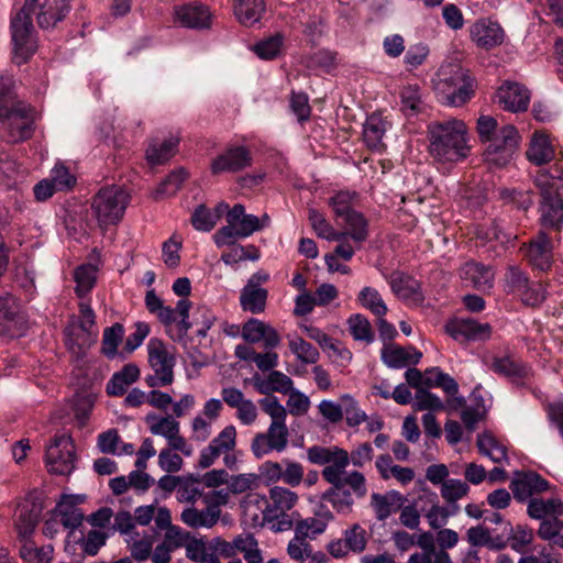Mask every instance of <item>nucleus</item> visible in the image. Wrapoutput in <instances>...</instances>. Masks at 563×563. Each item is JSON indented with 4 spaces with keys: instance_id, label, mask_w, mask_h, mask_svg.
I'll list each match as a JSON object with an SVG mask.
<instances>
[{
    "instance_id": "1",
    "label": "nucleus",
    "mask_w": 563,
    "mask_h": 563,
    "mask_svg": "<svg viewBox=\"0 0 563 563\" xmlns=\"http://www.w3.org/2000/svg\"><path fill=\"white\" fill-rule=\"evenodd\" d=\"M36 111L21 100L10 85H0V123L4 124L7 142L18 144L35 132Z\"/></svg>"
},
{
    "instance_id": "2",
    "label": "nucleus",
    "mask_w": 563,
    "mask_h": 563,
    "mask_svg": "<svg viewBox=\"0 0 563 563\" xmlns=\"http://www.w3.org/2000/svg\"><path fill=\"white\" fill-rule=\"evenodd\" d=\"M431 156L439 162L456 163L470 154L467 128L462 120L450 119L428 126Z\"/></svg>"
},
{
    "instance_id": "3",
    "label": "nucleus",
    "mask_w": 563,
    "mask_h": 563,
    "mask_svg": "<svg viewBox=\"0 0 563 563\" xmlns=\"http://www.w3.org/2000/svg\"><path fill=\"white\" fill-rule=\"evenodd\" d=\"M534 185L541 197L539 212L542 225L559 230L563 222V166L555 163L549 169H539Z\"/></svg>"
},
{
    "instance_id": "4",
    "label": "nucleus",
    "mask_w": 563,
    "mask_h": 563,
    "mask_svg": "<svg viewBox=\"0 0 563 563\" xmlns=\"http://www.w3.org/2000/svg\"><path fill=\"white\" fill-rule=\"evenodd\" d=\"M477 133L482 142L488 146L484 152L485 161L497 167L506 166L519 146L520 135L511 124L498 128L496 119L481 115L477 120Z\"/></svg>"
},
{
    "instance_id": "5",
    "label": "nucleus",
    "mask_w": 563,
    "mask_h": 563,
    "mask_svg": "<svg viewBox=\"0 0 563 563\" xmlns=\"http://www.w3.org/2000/svg\"><path fill=\"white\" fill-rule=\"evenodd\" d=\"M260 405L265 413L272 418V422L265 433H257L253 438L251 450L261 459L272 451L283 452L288 444V429L285 423L286 409L274 396L260 399Z\"/></svg>"
},
{
    "instance_id": "6",
    "label": "nucleus",
    "mask_w": 563,
    "mask_h": 563,
    "mask_svg": "<svg viewBox=\"0 0 563 563\" xmlns=\"http://www.w3.org/2000/svg\"><path fill=\"white\" fill-rule=\"evenodd\" d=\"M31 3L25 1L10 22L12 62L18 66L26 64L37 49L35 29L30 13Z\"/></svg>"
},
{
    "instance_id": "7",
    "label": "nucleus",
    "mask_w": 563,
    "mask_h": 563,
    "mask_svg": "<svg viewBox=\"0 0 563 563\" xmlns=\"http://www.w3.org/2000/svg\"><path fill=\"white\" fill-rule=\"evenodd\" d=\"M262 228L258 217L246 214L244 206L236 203L227 214V225L213 234V241L218 247L233 245L236 240L249 238Z\"/></svg>"
},
{
    "instance_id": "8",
    "label": "nucleus",
    "mask_w": 563,
    "mask_h": 563,
    "mask_svg": "<svg viewBox=\"0 0 563 563\" xmlns=\"http://www.w3.org/2000/svg\"><path fill=\"white\" fill-rule=\"evenodd\" d=\"M129 194L120 186L101 188L93 197L91 208L100 225L118 223L129 205Z\"/></svg>"
},
{
    "instance_id": "9",
    "label": "nucleus",
    "mask_w": 563,
    "mask_h": 563,
    "mask_svg": "<svg viewBox=\"0 0 563 563\" xmlns=\"http://www.w3.org/2000/svg\"><path fill=\"white\" fill-rule=\"evenodd\" d=\"M148 364L153 374L145 377L147 386L165 387L174 382L175 356L166 345L157 339H151L147 344Z\"/></svg>"
},
{
    "instance_id": "10",
    "label": "nucleus",
    "mask_w": 563,
    "mask_h": 563,
    "mask_svg": "<svg viewBox=\"0 0 563 563\" xmlns=\"http://www.w3.org/2000/svg\"><path fill=\"white\" fill-rule=\"evenodd\" d=\"M48 472L57 475H69L75 468V445L68 434H56L46 449Z\"/></svg>"
},
{
    "instance_id": "11",
    "label": "nucleus",
    "mask_w": 563,
    "mask_h": 563,
    "mask_svg": "<svg viewBox=\"0 0 563 563\" xmlns=\"http://www.w3.org/2000/svg\"><path fill=\"white\" fill-rule=\"evenodd\" d=\"M339 456L334 462L328 464L322 470L323 478L331 484V486H335L342 483H349V486L352 488V492L355 494L357 498H363L367 488L365 485V477L362 473L354 471L349 475H345V468L350 464V457L347 451H338Z\"/></svg>"
},
{
    "instance_id": "12",
    "label": "nucleus",
    "mask_w": 563,
    "mask_h": 563,
    "mask_svg": "<svg viewBox=\"0 0 563 563\" xmlns=\"http://www.w3.org/2000/svg\"><path fill=\"white\" fill-rule=\"evenodd\" d=\"M521 252L529 265L539 272L547 273L554 263V246L551 239L542 231L521 246Z\"/></svg>"
},
{
    "instance_id": "13",
    "label": "nucleus",
    "mask_w": 563,
    "mask_h": 563,
    "mask_svg": "<svg viewBox=\"0 0 563 563\" xmlns=\"http://www.w3.org/2000/svg\"><path fill=\"white\" fill-rule=\"evenodd\" d=\"M252 161V154L246 146H230L211 159L210 172L214 176L235 174L250 167Z\"/></svg>"
},
{
    "instance_id": "14",
    "label": "nucleus",
    "mask_w": 563,
    "mask_h": 563,
    "mask_svg": "<svg viewBox=\"0 0 563 563\" xmlns=\"http://www.w3.org/2000/svg\"><path fill=\"white\" fill-rule=\"evenodd\" d=\"M26 330V318L15 297L0 296V335L16 338Z\"/></svg>"
},
{
    "instance_id": "15",
    "label": "nucleus",
    "mask_w": 563,
    "mask_h": 563,
    "mask_svg": "<svg viewBox=\"0 0 563 563\" xmlns=\"http://www.w3.org/2000/svg\"><path fill=\"white\" fill-rule=\"evenodd\" d=\"M445 333L460 343L487 341L492 336V325L471 318H455L446 322Z\"/></svg>"
},
{
    "instance_id": "16",
    "label": "nucleus",
    "mask_w": 563,
    "mask_h": 563,
    "mask_svg": "<svg viewBox=\"0 0 563 563\" xmlns=\"http://www.w3.org/2000/svg\"><path fill=\"white\" fill-rule=\"evenodd\" d=\"M488 367L494 374L507 378L517 386H523L525 380L531 375V367L510 352L493 356Z\"/></svg>"
},
{
    "instance_id": "17",
    "label": "nucleus",
    "mask_w": 563,
    "mask_h": 563,
    "mask_svg": "<svg viewBox=\"0 0 563 563\" xmlns=\"http://www.w3.org/2000/svg\"><path fill=\"white\" fill-rule=\"evenodd\" d=\"M514 497L518 501L530 500L534 494L548 490L549 482L536 472H517L510 483Z\"/></svg>"
},
{
    "instance_id": "18",
    "label": "nucleus",
    "mask_w": 563,
    "mask_h": 563,
    "mask_svg": "<svg viewBox=\"0 0 563 563\" xmlns=\"http://www.w3.org/2000/svg\"><path fill=\"white\" fill-rule=\"evenodd\" d=\"M497 99L498 103L503 106L505 110L521 112L528 109L530 92L525 86L518 82L507 81L497 90Z\"/></svg>"
},
{
    "instance_id": "19",
    "label": "nucleus",
    "mask_w": 563,
    "mask_h": 563,
    "mask_svg": "<svg viewBox=\"0 0 563 563\" xmlns=\"http://www.w3.org/2000/svg\"><path fill=\"white\" fill-rule=\"evenodd\" d=\"M43 506L35 501H25L16 508L14 525L21 541L29 540L42 516Z\"/></svg>"
},
{
    "instance_id": "20",
    "label": "nucleus",
    "mask_w": 563,
    "mask_h": 563,
    "mask_svg": "<svg viewBox=\"0 0 563 563\" xmlns=\"http://www.w3.org/2000/svg\"><path fill=\"white\" fill-rule=\"evenodd\" d=\"M242 338L249 343H258L264 341L266 349H275L280 343V336L269 324L255 319H249L242 328Z\"/></svg>"
},
{
    "instance_id": "21",
    "label": "nucleus",
    "mask_w": 563,
    "mask_h": 563,
    "mask_svg": "<svg viewBox=\"0 0 563 563\" xmlns=\"http://www.w3.org/2000/svg\"><path fill=\"white\" fill-rule=\"evenodd\" d=\"M175 20L184 27L206 29L210 25V12L200 3L178 5L174 11Z\"/></svg>"
},
{
    "instance_id": "22",
    "label": "nucleus",
    "mask_w": 563,
    "mask_h": 563,
    "mask_svg": "<svg viewBox=\"0 0 563 563\" xmlns=\"http://www.w3.org/2000/svg\"><path fill=\"white\" fill-rule=\"evenodd\" d=\"M461 278L481 291L490 290L494 286L495 272L492 266L477 262L465 263L460 271Z\"/></svg>"
},
{
    "instance_id": "23",
    "label": "nucleus",
    "mask_w": 563,
    "mask_h": 563,
    "mask_svg": "<svg viewBox=\"0 0 563 563\" xmlns=\"http://www.w3.org/2000/svg\"><path fill=\"white\" fill-rule=\"evenodd\" d=\"M468 70L455 63L442 65L435 74L433 81L434 90L441 96V99L448 95L456 85L465 80Z\"/></svg>"
},
{
    "instance_id": "24",
    "label": "nucleus",
    "mask_w": 563,
    "mask_h": 563,
    "mask_svg": "<svg viewBox=\"0 0 563 563\" xmlns=\"http://www.w3.org/2000/svg\"><path fill=\"white\" fill-rule=\"evenodd\" d=\"M389 125L380 113L374 112L366 118L363 125V140L368 148L377 152L385 150L383 139Z\"/></svg>"
},
{
    "instance_id": "25",
    "label": "nucleus",
    "mask_w": 563,
    "mask_h": 563,
    "mask_svg": "<svg viewBox=\"0 0 563 563\" xmlns=\"http://www.w3.org/2000/svg\"><path fill=\"white\" fill-rule=\"evenodd\" d=\"M245 520L253 527H263L266 523L269 501L265 496L251 493L241 503Z\"/></svg>"
},
{
    "instance_id": "26",
    "label": "nucleus",
    "mask_w": 563,
    "mask_h": 563,
    "mask_svg": "<svg viewBox=\"0 0 563 563\" xmlns=\"http://www.w3.org/2000/svg\"><path fill=\"white\" fill-rule=\"evenodd\" d=\"M382 361L390 368H402L407 364H418L422 357V353L416 347L409 346L408 349L387 344L382 349Z\"/></svg>"
},
{
    "instance_id": "27",
    "label": "nucleus",
    "mask_w": 563,
    "mask_h": 563,
    "mask_svg": "<svg viewBox=\"0 0 563 563\" xmlns=\"http://www.w3.org/2000/svg\"><path fill=\"white\" fill-rule=\"evenodd\" d=\"M406 498L397 490H389L386 494L373 493L371 496V507L378 521H385L393 514L400 510Z\"/></svg>"
},
{
    "instance_id": "28",
    "label": "nucleus",
    "mask_w": 563,
    "mask_h": 563,
    "mask_svg": "<svg viewBox=\"0 0 563 563\" xmlns=\"http://www.w3.org/2000/svg\"><path fill=\"white\" fill-rule=\"evenodd\" d=\"M526 156L530 163L537 166L551 162L554 158V147L549 135L542 131H536L532 134Z\"/></svg>"
},
{
    "instance_id": "29",
    "label": "nucleus",
    "mask_w": 563,
    "mask_h": 563,
    "mask_svg": "<svg viewBox=\"0 0 563 563\" xmlns=\"http://www.w3.org/2000/svg\"><path fill=\"white\" fill-rule=\"evenodd\" d=\"M140 378V368L134 363L125 364L119 372H115L106 386L109 396H123L129 386Z\"/></svg>"
},
{
    "instance_id": "30",
    "label": "nucleus",
    "mask_w": 563,
    "mask_h": 563,
    "mask_svg": "<svg viewBox=\"0 0 563 563\" xmlns=\"http://www.w3.org/2000/svg\"><path fill=\"white\" fill-rule=\"evenodd\" d=\"M471 35L478 46L492 48L503 43L504 30L493 22H476L471 29Z\"/></svg>"
},
{
    "instance_id": "31",
    "label": "nucleus",
    "mask_w": 563,
    "mask_h": 563,
    "mask_svg": "<svg viewBox=\"0 0 563 563\" xmlns=\"http://www.w3.org/2000/svg\"><path fill=\"white\" fill-rule=\"evenodd\" d=\"M266 9L265 0H233V13L244 26L257 23Z\"/></svg>"
},
{
    "instance_id": "32",
    "label": "nucleus",
    "mask_w": 563,
    "mask_h": 563,
    "mask_svg": "<svg viewBox=\"0 0 563 563\" xmlns=\"http://www.w3.org/2000/svg\"><path fill=\"white\" fill-rule=\"evenodd\" d=\"M179 137L170 136L163 142L153 140L150 142L145 158L151 166L163 165L168 162L177 152Z\"/></svg>"
},
{
    "instance_id": "33",
    "label": "nucleus",
    "mask_w": 563,
    "mask_h": 563,
    "mask_svg": "<svg viewBox=\"0 0 563 563\" xmlns=\"http://www.w3.org/2000/svg\"><path fill=\"white\" fill-rule=\"evenodd\" d=\"M391 290L401 299L422 303L424 300L420 283L409 276L398 275L390 282Z\"/></svg>"
},
{
    "instance_id": "34",
    "label": "nucleus",
    "mask_w": 563,
    "mask_h": 563,
    "mask_svg": "<svg viewBox=\"0 0 563 563\" xmlns=\"http://www.w3.org/2000/svg\"><path fill=\"white\" fill-rule=\"evenodd\" d=\"M220 518V509L207 507L203 510L186 508L181 512V520L191 528H211Z\"/></svg>"
},
{
    "instance_id": "35",
    "label": "nucleus",
    "mask_w": 563,
    "mask_h": 563,
    "mask_svg": "<svg viewBox=\"0 0 563 563\" xmlns=\"http://www.w3.org/2000/svg\"><path fill=\"white\" fill-rule=\"evenodd\" d=\"M351 490L349 483L331 486L322 494V499L329 501L336 511L349 514L354 504Z\"/></svg>"
},
{
    "instance_id": "36",
    "label": "nucleus",
    "mask_w": 563,
    "mask_h": 563,
    "mask_svg": "<svg viewBox=\"0 0 563 563\" xmlns=\"http://www.w3.org/2000/svg\"><path fill=\"white\" fill-rule=\"evenodd\" d=\"M55 511L60 517V523L70 531L81 526L85 518L84 512L74 503L73 496H63Z\"/></svg>"
},
{
    "instance_id": "37",
    "label": "nucleus",
    "mask_w": 563,
    "mask_h": 563,
    "mask_svg": "<svg viewBox=\"0 0 563 563\" xmlns=\"http://www.w3.org/2000/svg\"><path fill=\"white\" fill-rule=\"evenodd\" d=\"M292 385L291 378L279 371H272L265 379L255 382L256 390L263 395L273 391L288 394L292 390Z\"/></svg>"
},
{
    "instance_id": "38",
    "label": "nucleus",
    "mask_w": 563,
    "mask_h": 563,
    "mask_svg": "<svg viewBox=\"0 0 563 563\" xmlns=\"http://www.w3.org/2000/svg\"><path fill=\"white\" fill-rule=\"evenodd\" d=\"M268 291L265 288L244 286L240 295V305L244 311L257 314L266 308Z\"/></svg>"
},
{
    "instance_id": "39",
    "label": "nucleus",
    "mask_w": 563,
    "mask_h": 563,
    "mask_svg": "<svg viewBox=\"0 0 563 563\" xmlns=\"http://www.w3.org/2000/svg\"><path fill=\"white\" fill-rule=\"evenodd\" d=\"M527 512L533 519H544L547 516L558 517L563 515V503L559 498H550L548 500L531 498Z\"/></svg>"
},
{
    "instance_id": "40",
    "label": "nucleus",
    "mask_w": 563,
    "mask_h": 563,
    "mask_svg": "<svg viewBox=\"0 0 563 563\" xmlns=\"http://www.w3.org/2000/svg\"><path fill=\"white\" fill-rule=\"evenodd\" d=\"M476 444L479 453L489 457L494 463H503L508 460L506 446L488 432L478 434Z\"/></svg>"
},
{
    "instance_id": "41",
    "label": "nucleus",
    "mask_w": 563,
    "mask_h": 563,
    "mask_svg": "<svg viewBox=\"0 0 563 563\" xmlns=\"http://www.w3.org/2000/svg\"><path fill=\"white\" fill-rule=\"evenodd\" d=\"M124 336V327L121 323H114L103 331L101 352L107 358H114L118 354V346Z\"/></svg>"
},
{
    "instance_id": "42",
    "label": "nucleus",
    "mask_w": 563,
    "mask_h": 563,
    "mask_svg": "<svg viewBox=\"0 0 563 563\" xmlns=\"http://www.w3.org/2000/svg\"><path fill=\"white\" fill-rule=\"evenodd\" d=\"M342 221L345 224L346 231L349 232V236L353 241L357 243H363L367 240L368 222L363 213L354 211L344 219H342Z\"/></svg>"
},
{
    "instance_id": "43",
    "label": "nucleus",
    "mask_w": 563,
    "mask_h": 563,
    "mask_svg": "<svg viewBox=\"0 0 563 563\" xmlns=\"http://www.w3.org/2000/svg\"><path fill=\"white\" fill-rule=\"evenodd\" d=\"M547 288L541 283H534L530 279L516 295L527 307H540L547 299Z\"/></svg>"
},
{
    "instance_id": "44",
    "label": "nucleus",
    "mask_w": 563,
    "mask_h": 563,
    "mask_svg": "<svg viewBox=\"0 0 563 563\" xmlns=\"http://www.w3.org/2000/svg\"><path fill=\"white\" fill-rule=\"evenodd\" d=\"M357 300L364 308L368 309L378 318L384 317L387 312V306L385 305L380 294L373 287H364L360 291Z\"/></svg>"
},
{
    "instance_id": "45",
    "label": "nucleus",
    "mask_w": 563,
    "mask_h": 563,
    "mask_svg": "<svg viewBox=\"0 0 563 563\" xmlns=\"http://www.w3.org/2000/svg\"><path fill=\"white\" fill-rule=\"evenodd\" d=\"M74 278L76 282L75 291L78 297L82 298L93 288L96 284V267L90 264L80 265L76 268Z\"/></svg>"
},
{
    "instance_id": "46",
    "label": "nucleus",
    "mask_w": 563,
    "mask_h": 563,
    "mask_svg": "<svg viewBox=\"0 0 563 563\" xmlns=\"http://www.w3.org/2000/svg\"><path fill=\"white\" fill-rule=\"evenodd\" d=\"M146 421L151 422L150 431L152 434L164 437L166 440L180 428L179 422L173 416L157 417L155 415H147Z\"/></svg>"
},
{
    "instance_id": "47",
    "label": "nucleus",
    "mask_w": 563,
    "mask_h": 563,
    "mask_svg": "<svg viewBox=\"0 0 563 563\" xmlns=\"http://www.w3.org/2000/svg\"><path fill=\"white\" fill-rule=\"evenodd\" d=\"M20 556L29 563H49L52 560L53 547L37 548L30 539L22 541Z\"/></svg>"
},
{
    "instance_id": "48",
    "label": "nucleus",
    "mask_w": 563,
    "mask_h": 563,
    "mask_svg": "<svg viewBox=\"0 0 563 563\" xmlns=\"http://www.w3.org/2000/svg\"><path fill=\"white\" fill-rule=\"evenodd\" d=\"M473 81L474 79L468 74L465 80L456 85L455 88L442 98V101L454 107L464 104L474 95Z\"/></svg>"
},
{
    "instance_id": "49",
    "label": "nucleus",
    "mask_w": 563,
    "mask_h": 563,
    "mask_svg": "<svg viewBox=\"0 0 563 563\" xmlns=\"http://www.w3.org/2000/svg\"><path fill=\"white\" fill-rule=\"evenodd\" d=\"M356 197L355 191H339L329 199V205L338 219L342 220L350 213L356 211L353 208Z\"/></svg>"
},
{
    "instance_id": "50",
    "label": "nucleus",
    "mask_w": 563,
    "mask_h": 563,
    "mask_svg": "<svg viewBox=\"0 0 563 563\" xmlns=\"http://www.w3.org/2000/svg\"><path fill=\"white\" fill-rule=\"evenodd\" d=\"M187 178L185 169L179 168L169 173L155 190V199L175 195Z\"/></svg>"
},
{
    "instance_id": "51",
    "label": "nucleus",
    "mask_w": 563,
    "mask_h": 563,
    "mask_svg": "<svg viewBox=\"0 0 563 563\" xmlns=\"http://www.w3.org/2000/svg\"><path fill=\"white\" fill-rule=\"evenodd\" d=\"M269 498L272 501L269 505L278 511L290 510L298 500L296 493L279 486H275L269 490Z\"/></svg>"
},
{
    "instance_id": "52",
    "label": "nucleus",
    "mask_w": 563,
    "mask_h": 563,
    "mask_svg": "<svg viewBox=\"0 0 563 563\" xmlns=\"http://www.w3.org/2000/svg\"><path fill=\"white\" fill-rule=\"evenodd\" d=\"M222 254L221 260L227 265H233L243 261H257L260 258V251L254 245H235Z\"/></svg>"
},
{
    "instance_id": "53",
    "label": "nucleus",
    "mask_w": 563,
    "mask_h": 563,
    "mask_svg": "<svg viewBox=\"0 0 563 563\" xmlns=\"http://www.w3.org/2000/svg\"><path fill=\"white\" fill-rule=\"evenodd\" d=\"M308 336L314 340L323 350H330L336 353L342 360H351V353L346 349L340 350L336 344L333 342V339L329 336L327 333L321 331L316 327H306L305 328Z\"/></svg>"
},
{
    "instance_id": "54",
    "label": "nucleus",
    "mask_w": 563,
    "mask_h": 563,
    "mask_svg": "<svg viewBox=\"0 0 563 563\" xmlns=\"http://www.w3.org/2000/svg\"><path fill=\"white\" fill-rule=\"evenodd\" d=\"M289 349L305 364H314L319 360L320 354L317 347L302 338L290 340Z\"/></svg>"
},
{
    "instance_id": "55",
    "label": "nucleus",
    "mask_w": 563,
    "mask_h": 563,
    "mask_svg": "<svg viewBox=\"0 0 563 563\" xmlns=\"http://www.w3.org/2000/svg\"><path fill=\"white\" fill-rule=\"evenodd\" d=\"M347 324L350 332L355 340L365 341L368 343L373 341L374 338L372 327L366 317L360 313L352 314L347 319Z\"/></svg>"
},
{
    "instance_id": "56",
    "label": "nucleus",
    "mask_w": 563,
    "mask_h": 563,
    "mask_svg": "<svg viewBox=\"0 0 563 563\" xmlns=\"http://www.w3.org/2000/svg\"><path fill=\"white\" fill-rule=\"evenodd\" d=\"M200 485L199 476L194 474L184 476L177 490L179 500L187 503L196 501L202 495Z\"/></svg>"
},
{
    "instance_id": "57",
    "label": "nucleus",
    "mask_w": 563,
    "mask_h": 563,
    "mask_svg": "<svg viewBox=\"0 0 563 563\" xmlns=\"http://www.w3.org/2000/svg\"><path fill=\"white\" fill-rule=\"evenodd\" d=\"M402 110L408 114H415L421 111L422 100L420 88L417 85H407L400 91Z\"/></svg>"
},
{
    "instance_id": "58",
    "label": "nucleus",
    "mask_w": 563,
    "mask_h": 563,
    "mask_svg": "<svg viewBox=\"0 0 563 563\" xmlns=\"http://www.w3.org/2000/svg\"><path fill=\"white\" fill-rule=\"evenodd\" d=\"M343 540L350 551L361 553L365 550L367 544L366 531L361 525L354 523L344 531Z\"/></svg>"
},
{
    "instance_id": "59",
    "label": "nucleus",
    "mask_w": 563,
    "mask_h": 563,
    "mask_svg": "<svg viewBox=\"0 0 563 563\" xmlns=\"http://www.w3.org/2000/svg\"><path fill=\"white\" fill-rule=\"evenodd\" d=\"M324 530L325 521L317 519L316 517L297 520L295 525V533L311 540L323 533Z\"/></svg>"
},
{
    "instance_id": "60",
    "label": "nucleus",
    "mask_w": 563,
    "mask_h": 563,
    "mask_svg": "<svg viewBox=\"0 0 563 563\" xmlns=\"http://www.w3.org/2000/svg\"><path fill=\"white\" fill-rule=\"evenodd\" d=\"M529 279L527 273L518 266H509L504 276L505 291L516 296L518 291L527 285Z\"/></svg>"
},
{
    "instance_id": "61",
    "label": "nucleus",
    "mask_w": 563,
    "mask_h": 563,
    "mask_svg": "<svg viewBox=\"0 0 563 563\" xmlns=\"http://www.w3.org/2000/svg\"><path fill=\"white\" fill-rule=\"evenodd\" d=\"M192 227L202 232L211 231L217 224V216L205 205H199L191 214Z\"/></svg>"
},
{
    "instance_id": "62",
    "label": "nucleus",
    "mask_w": 563,
    "mask_h": 563,
    "mask_svg": "<svg viewBox=\"0 0 563 563\" xmlns=\"http://www.w3.org/2000/svg\"><path fill=\"white\" fill-rule=\"evenodd\" d=\"M338 451H345L338 446L324 448L320 445H312L307 451L308 460L318 465L330 464L339 456Z\"/></svg>"
},
{
    "instance_id": "63",
    "label": "nucleus",
    "mask_w": 563,
    "mask_h": 563,
    "mask_svg": "<svg viewBox=\"0 0 563 563\" xmlns=\"http://www.w3.org/2000/svg\"><path fill=\"white\" fill-rule=\"evenodd\" d=\"M468 490L470 487L465 482L450 478L443 482L441 487V496L448 503H453L466 496Z\"/></svg>"
},
{
    "instance_id": "64",
    "label": "nucleus",
    "mask_w": 563,
    "mask_h": 563,
    "mask_svg": "<svg viewBox=\"0 0 563 563\" xmlns=\"http://www.w3.org/2000/svg\"><path fill=\"white\" fill-rule=\"evenodd\" d=\"M283 37L279 34L271 36L254 46V52L262 59L275 58L282 48Z\"/></svg>"
}]
</instances>
